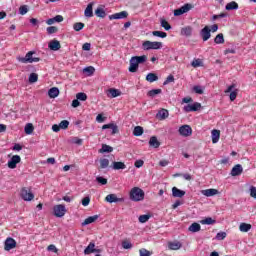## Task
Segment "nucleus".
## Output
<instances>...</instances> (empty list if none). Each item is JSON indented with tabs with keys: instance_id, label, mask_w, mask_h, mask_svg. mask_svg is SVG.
Masks as SVG:
<instances>
[{
	"instance_id": "obj_18",
	"label": "nucleus",
	"mask_w": 256,
	"mask_h": 256,
	"mask_svg": "<svg viewBox=\"0 0 256 256\" xmlns=\"http://www.w3.org/2000/svg\"><path fill=\"white\" fill-rule=\"evenodd\" d=\"M180 35L183 37H191L193 35V27L186 26L181 29Z\"/></svg>"
},
{
	"instance_id": "obj_43",
	"label": "nucleus",
	"mask_w": 256,
	"mask_h": 256,
	"mask_svg": "<svg viewBox=\"0 0 256 256\" xmlns=\"http://www.w3.org/2000/svg\"><path fill=\"white\" fill-rule=\"evenodd\" d=\"M108 92L110 93L112 98L119 97V95H121V91L115 88H110Z\"/></svg>"
},
{
	"instance_id": "obj_32",
	"label": "nucleus",
	"mask_w": 256,
	"mask_h": 256,
	"mask_svg": "<svg viewBox=\"0 0 256 256\" xmlns=\"http://www.w3.org/2000/svg\"><path fill=\"white\" fill-rule=\"evenodd\" d=\"M113 169L119 171L121 169H127V165L123 162H113Z\"/></svg>"
},
{
	"instance_id": "obj_17",
	"label": "nucleus",
	"mask_w": 256,
	"mask_h": 256,
	"mask_svg": "<svg viewBox=\"0 0 256 256\" xmlns=\"http://www.w3.org/2000/svg\"><path fill=\"white\" fill-rule=\"evenodd\" d=\"M202 195H205V197H213L215 195H219V190L217 189H206L201 191Z\"/></svg>"
},
{
	"instance_id": "obj_2",
	"label": "nucleus",
	"mask_w": 256,
	"mask_h": 256,
	"mask_svg": "<svg viewBox=\"0 0 256 256\" xmlns=\"http://www.w3.org/2000/svg\"><path fill=\"white\" fill-rule=\"evenodd\" d=\"M35 55V51H29L25 57H18V61L20 63H39L41 61V58L33 57Z\"/></svg>"
},
{
	"instance_id": "obj_7",
	"label": "nucleus",
	"mask_w": 256,
	"mask_h": 256,
	"mask_svg": "<svg viewBox=\"0 0 256 256\" xmlns=\"http://www.w3.org/2000/svg\"><path fill=\"white\" fill-rule=\"evenodd\" d=\"M199 109H201V103L194 102L193 104H187L186 106H184L183 111H185V113H191L199 111Z\"/></svg>"
},
{
	"instance_id": "obj_39",
	"label": "nucleus",
	"mask_w": 256,
	"mask_h": 256,
	"mask_svg": "<svg viewBox=\"0 0 256 256\" xmlns=\"http://www.w3.org/2000/svg\"><path fill=\"white\" fill-rule=\"evenodd\" d=\"M143 127H141V126H136L135 128H134V130H133V135L135 136V137H141V135H143Z\"/></svg>"
},
{
	"instance_id": "obj_57",
	"label": "nucleus",
	"mask_w": 256,
	"mask_h": 256,
	"mask_svg": "<svg viewBox=\"0 0 256 256\" xmlns=\"http://www.w3.org/2000/svg\"><path fill=\"white\" fill-rule=\"evenodd\" d=\"M238 93H239V90H237V89L230 92V101H235L237 99Z\"/></svg>"
},
{
	"instance_id": "obj_24",
	"label": "nucleus",
	"mask_w": 256,
	"mask_h": 256,
	"mask_svg": "<svg viewBox=\"0 0 256 256\" xmlns=\"http://www.w3.org/2000/svg\"><path fill=\"white\" fill-rule=\"evenodd\" d=\"M225 9L226 11H237V9H239V4L235 1L229 2L226 4Z\"/></svg>"
},
{
	"instance_id": "obj_53",
	"label": "nucleus",
	"mask_w": 256,
	"mask_h": 256,
	"mask_svg": "<svg viewBox=\"0 0 256 256\" xmlns=\"http://www.w3.org/2000/svg\"><path fill=\"white\" fill-rule=\"evenodd\" d=\"M28 12H29V8H27V5L20 6L19 8L20 15H27Z\"/></svg>"
},
{
	"instance_id": "obj_28",
	"label": "nucleus",
	"mask_w": 256,
	"mask_h": 256,
	"mask_svg": "<svg viewBox=\"0 0 256 256\" xmlns=\"http://www.w3.org/2000/svg\"><path fill=\"white\" fill-rule=\"evenodd\" d=\"M221 137V131L212 130V143H219V138Z\"/></svg>"
},
{
	"instance_id": "obj_47",
	"label": "nucleus",
	"mask_w": 256,
	"mask_h": 256,
	"mask_svg": "<svg viewBox=\"0 0 256 256\" xmlns=\"http://www.w3.org/2000/svg\"><path fill=\"white\" fill-rule=\"evenodd\" d=\"M85 27V24L82 22H76L73 24L74 31H81Z\"/></svg>"
},
{
	"instance_id": "obj_62",
	"label": "nucleus",
	"mask_w": 256,
	"mask_h": 256,
	"mask_svg": "<svg viewBox=\"0 0 256 256\" xmlns=\"http://www.w3.org/2000/svg\"><path fill=\"white\" fill-rule=\"evenodd\" d=\"M250 197H253V199H256V187L255 186L250 187Z\"/></svg>"
},
{
	"instance_id": "obj_60",
	"label": "nucleus",
	"mask_w": 256,
	"mask_h": 256,
	"mask_svg": "<svg viewBox=\"0 0 256 256\" xmlns=\"http://www.w3.org/2000/svg\"><path fill=\"white\" fill-rule=\"evenodd\" d=\"M193 92L197 93L198 95H203V88H201V86H194Z\"/></svg>"
},
{
	"instance_id": "obj_61",
	"label": "nucleus",
	"mask_w": 256,
	"mask_h": 256,
	"mask_svg": "<svg viewBox=\"0 0 256 256\" xmlns=\"http://www.w3.org/2000/svg\"><path fill=\"white\" fill-rule=\"evenodd\" d=\"M89 203H91V198L89 196H86L82 199V205L83 207H87V205H89Z\"/></svg>"
},
{
	"instance_id": "obj_5",
	"label": "nucleus",
	"mask_w": 256,
	"mask_h": 256,
	"mask_svg": "<svg viewBox=\"0 0 256 256\" xmlns=\"http://www.w3.org/2000/svg\"><path fill=\"white\" fill-rule=\"evenodd\" d=\"M20 196L23 201H33V199H35V195L31 192V188H22Z\"/></svg>"
},
{
	"instance_id": "obj_35",
	"label": "nucleus",
	"mask_w": 256,
	"mask_h": 256,
	"mask_svg": "<svg viewBox=\"0 0 256 256\" xmlns=\"http://www.w3.org/2000/svg\"><path fill=\"white\" fill-rule=\"evenodd\" d=\"M95 15L96 17H100L101 19H105V17H107V13L103 8H97L95 10Z\"/></svg>"
},
{
	"instance_id": "obj_58",
	"label": "nucleus",
	"mask_w": 256,
	"mask_h": 256,
	"mask_svg": "<svg viewBox=\"0 0 256 256\" xmlns=\"http://www.w3.org/2000/svg\"><path fill=\"white\" fill-rule=\"evenodd\" d=\"M175 81V77L173 75H169L164 81L163 85H169V83H173Z\"/></svg>"
},
{
	"instance_id": "obj_40",
	"label": "nucleus",
	"mask_w": 256,
	"mask_h": 256,
	"mask_svg": "<svg viewBox=\"0 0 256 256\" xmlns=\"http://www.w3.org/2000/svg\"><path fill=\"white\" fill-rule=\"evenodd\" d=\"M182 247L181 242H170L169 243V249L172 251H177L179 248Z\"/></svg>"
},
{
	"instance_id": "obj_48",
	"label": "nucleus",
	"mask_w": 256,
	"mask_h": 256,
	"mask_svg": "<svg viewBox=\"0 0 256 256\" xmlns=\"http://www.w3.org/2000/svg\"><path fill=\"white\" fill-rule=\"evenodd\" d=\"M149 219H151V215H149V214L140 215L138 218L140 223H147V221H149Z\"/></svg>"
},
{
	"instance_id": "obj_29",
	"label": "nucleus",
	"mask_w": 256,
	"mask_h": 256,
	"mask_svg": "<svg viewBox=\"0 0 256 256\" xmlns=\"http://www.w3.org/2000/svg\"><path fill=\"white\" fill-rule=\"evenodd\" d=\"M159 80V76H157V74L155 73H148L146 76V81H148L149 83H155V81Z\"/></svg>"
},
{
	"instance_id": "obj_10",
	"label": "nucleus",
	"mask_w": 256,
	"mask_h": 256,
	"mask_svg": "<svg viewBox=\"0 0 256 256\" xmlns=\"http://www.w3.org/2000/svg\"><path fill=\"white\" fill-rule=\"evenodd\" d=\"M15 247H17V241L11 237H8L4 242L5 251H11V249H15Z\"/></svg>"
},
{
	"instance_id": "obj_3",
	"label": "nucleus",
	"mask_w": 256,
	"mask_h": 256,
	"mask_svg": "<svg viewBox=\"0 0 256 256\" xmlns=\"http://www.w3.org/2000/svg\"><path fill=\"white\" fill-rule=\"evenodd\" d=\"M142 47L144 51H151V49H161L163 47V43L146 40L143 42Z\"/></svg>"
},
{
	"instance_id": "obj_46",
	"label": "nucleus",
	"mask_w": 256,
	"mask_h": 256,
	"mask_svg": "<svg viewBox=\"0 0 256 256\" xmlns=\"http://www.w3.org/2000/svg\"><path fill=\"white\" fill-rule=\"evenodd\" d=\"M152 35L154 37H160L161 39H165V37H167V33L163 31H153Z\"/></svg>"
},
{
	"instance_id": "obj_36",
	"label": "nucleus",
	"mask_w": 256,
	"mask_h": 256,
	"mask_svg": "<svg viewBox=\"0 0 256 256\" xmlns=\"http://www.w3.org/2000/svg\"><path fill=\"white\" fill-rule=\"evenodd\" d=\"M214 43H216V45H221V44L225 43V37L223 36V33L218 34L214 38Z\"/></svg>"
},
{
	"instance_id": "obj_21",
	"label": "nucleus",
	"mask_w": 256,
	"mask_h": 256,
	"mask_svg": "<svg viewBox=\"0 0 256 256\" xmlns=\"http://www.w3.org/2000/svg\"><path fill=\"white\" fill-rule=\"evenodd\" d=\"M99 219V215L89 216L82 222V227L85 225H91V223H95Z\"/></svg>"
},
{
	"instance_id": "obj_8",
	"label": "nucleus",
	"mask_w": 256,
	"mask_h": 256,
	"mask_svg": "<svg viewBox=\"0 0 256 256\" xmlns=\"http://www.w3.org/2000/svg\"><path fill=\"white\" fill-rule=\"evenodd\" d=\"M200 37L202 41H209L211 39V28L209 26H205L200 30Z\"/></svg>"
},
{
	"instance_id": "obj_34",
	"label": "nucleus",
	"mask_w": 256,
	"mask_h": 256,
	"mask_svg": "<svg viewBox=\"0 0 256 256\" xmlns=\"http://www.w3.org/2000/svg\"><path fill=\"white\" fill-rule=\"evenodd\" d=\"M134 59V61H136V63L138 65H141L143 63H145L147 61V56L142 55V56H133L132 57Z\"/></svg>"
},
{
	"instance_id": "obj_4",
	"label": "nucleus",
	"mask_w": 256,
	"mask_h": 256,
	"mask_svg": "<svg viewBox=\"0 0 256 256\" xmlns=\"http://www.w3.org/2000/svg\"><path fill=\"white\" fill-rule=\"evenodd\" d=\"M193 9V4H184L182 7L174 10V17H181V15H185V13H189Z\"/></svg>"
},
{
	"instance_id": "obj_41",
	"label": "nucleus",
	"mask_w": 256,
	"mask_h": 256,
	"mask_svg": "<svg viewBox=\"0 0 256 256\" xmlns=\"http://www.w3.org/2000/svg\"><path fill=\"white\" fill-rule=\"evenodd\" d=\"M24 131H25L26 135H31V133H33V131H35V127L31 123H28V124H26Z\"/></svg>"
},
{
	"instance_id": "obj_11",
	"label": "nucleus",
	"mask_w": 256,
	"mask_h": 256,
	"mask_svg": "<svg viewBox=\"0 0 256 256\" xmlns=\"http://www.w3.org/2000/svg\"><path fill=\"white\" fill-rule=\"evenodd\" d=\"M18 163H21V156L19 155L12 156V158L8 161L9 169H16Z\"/></svg>"
},
{
	"instance_id": "obj_6",
	"label": "nucleus",
	"mask_w": 256,
	"mask_h": 256,
	"mask_svg": "<svg viewBox=\"0 0 256 256\" xmlns=\"http://www.w3.org/2000/svg\"><path fill=\"white\" fill-rule=\"evenodd\" d=\"M53 213L55 217H65V213H67V208H65L64 204H58L53 207Z\"/></svg>"
},
{
	"instance_id": "obj_31",
	"label": "nucleus",
	"mask_w": 256,
	"mask_h": 256,
	"mask_svg": "<svg viewBox=\"0 0 256 256\" xmlns=\"http://www.w3.org/2000/svg\"><path fill=\"white\" fill-rule=\"evenodd\" d=\"M98 153H113V147L107 144H102V148L98 150Z\"/></svg>"
},
{
	"instance_id": "obj_15",
	"label": "nucleus",
	"mask_w": 256,
	"mask_h": 256,
	"mask_svg": "<svg viewBox=\"0 0 256 256\" xmlns=\"http://www.w3.org/2000/svg\"><path fill=\"white\" fill-rule=\"evenodd\" d=\"M128 70L130 73H137V71H139V64L133 57L130 59V66Z\"/></svg>"
},
{
	"instance_id": "obj_14",
	"label": "nucleus",
	"mask_w": 256,
	"mask_h": 256,
	"mask_svg": "<svg viewBox=\"0 0 256 256\" xmlns=\"http://www.w3.org/2000/svg\"><path fill=\"white\" fill-rule=\"evenodd\" d=\"M241 173H243V166H241V164H236L232 168L230 175L232 177H239V175H241Z\"/></svg>"
},
{
	"instance_id": "obj_19",
	"label": "nucleus",
	"mask_w": 256,
	"mask_h": 256,
	"mask_svg": "<svg viewBox=\"0 0 256 256\" xmlns=\"http://www.w3.org/2000/svg\"><path fill=\"white\" fill-rule=\"evenodd\" d=\"M149 146L154 149H159L161 147V142L157 139V136H152L149 140Z\"/></svg>"
},
{
	"instance_id": "obj_30",
	"label": "nucleus",
	"mask_w": 256,
	"mask_h": 256,
	"mask_svg": "<svg viewBox=\"0 0 256 256\" xmlns=\"http://www.w3.org/2000/svg\"><path fill=\"white\" fill-rule=\"evenodd\" d=\"M85 17H93V3H89L84 11Z\"/></svg>"
},
{
	"instance_id": "obj_50",
	"label": "nucleus",
	"mask_w": 256,
	"mask_h": 256,
	"mask_svg": "<svg viewBox=\"0 0 256 256\" xmlns=\"http://www.w3.org/2000/svg\"><path fill=\"white\" fill-rule=\"evenodd\" d=\"M84 73H87L88 76L93 75V73H95V67L93 66H88L86 68L83 69Z\"/></svg>"
},
{
	"instance_id": "obj_26",
	"label": "nucleus",
	"mask_w": 256,
	"mask_h": 256,
	"mask_svg": "<svg viewBox=\"0 0 256 256\" xmlns=\"http://www.w3.org/2000/svg\"><path fill=\"white\" fill-rule=\"evenodd\" d=\"M91 253H95V243L90 242L89 245L84 250V255H91Z\"/></svg>"
},
{
	"instance_id": "obj_55",
	"label": "nucleus",
	"mask_w": 256,
	"mask_h": 256,
	"mask_svg": "<svg viewBox=\"0 0 256 256\" xmlns=\"http://www.w3.org/2000/svg\"><path fill=\"white\" fill-rule=\"evenodd\" d=\"M96 181L100 185H107V178H104L103 176L96 177Z\"/></svg>"
},
{
	"instance_id": "obj_45",
	"label": "nucleus",
	"mask_w": 256,
	"mask_h": 256,
	"mask_svg": "<svg viewBox=\"0 0 256 256\" xmlns=\"http://www.w3.org/2000/svg\"><path fill=\"white\" fill-rule=\"evenodd\" d=\"M107 167H109V159H100V169H107Z\"/></svg>"
},
{
	"instance_id": "obj_33",
	"label": "nucleus",
	"mask_w": 256,
	"mask_h": 256,
	"mask_svg": "<svg viewBox=\"0 0 256 256\" xmlns=\"http://www.w3.org/2000/svg\"><path fill=\"white\" fill-rule=\"evenodd\" d=\"M239 229L242 233H249L251 231V224L241 223Z\"/></svg>"
},
{
	"instance_id": "obj_12",
	"label": "nucleus",
	"mask_w": 256,
	"mask_h": 256,
	"mask_svg": "<svg viewBox=\"0 0 256 256\" xmlns=\"http://www.w3.org/2000/svg\"><path fill=\"white\" fill-rule=\"evenodd\" d=\"M105 201H107V203H123L125 199L117 198L116 194H109L105 197Z\"/></svg>"
},
{
	"instance_id": "obj_37",
	"label": "nucleus",
	"mask_w": 256,
	"mask_h": 256,
	"mask_svg": "<svg viewBox=\"0 0 256 256\" xmlns=\"http://www.w3.org/2000/svg\"><path fill=\"white\" fill-rule=\"evenodd\" d=\"M160 25L163 27V29H165V31H171V24H169L167 20L161 18Z\"/></svg>"
},
{
	"instance_id": "obj_56",
	"label": "nucleus",
	"mask_w": 256,
	"mask_h": 256,
	"mask_svg": "<svg viewBox=\"0 0 256 256\" xmlns=\"http://www.w3.org/2000/svg\"><path fill=\"white\" fill-rule=\"evenodd\" d=\"M225 237H227L226 232H218L217 235H216V239L218 241H223V239H225Z\"/></svg>"
},
{
	"instance_id": "obj_42",
	"label": "nucleus",
	"mask_w": 256,
	"mask_h": 256,
	"mask_svg": "<svg viewBox=\"0 0 256 256\" xmlns=\"http://www.w3.org/2000/svg\"><path fill=\"white\" fill-rule=\"evenodd\" d=\"M161 93H163V91L161 89H152V90L148 91L147 96L155 97V95H161Z\"/></svg>"
},
{
	"instance_id": "obj_54",
	"label": "nucleus",
	"mask_w": 256,
	"mask_h": 256,
	"mask_svg": "<svg viewBox=\"0 0 256 256\" xmlns=\"http://www.w3.org/2000/svg\"><path fill=\"white\" fill-rule=\"evenodd\" d=\"M60 129H69V120H63L59 123Z\"/></svg>"
},
{
	"instance_id": "obj_63",
	"label": "nucleus",
	"mask_w": 256,
	"mask_h": 256,
	"mask_svg": "<svg viewBox=\"0 0 256 256\" xmlns=\"http://www.w3.org/2000/svg\"><path fill=\"white\" fill-rule=\"evenodd\" d=\"M52 19H54V23H62L63 21V16L62 15H56L55 17H53Z\"/></svg>"
},
{
	"instance_id": "obj_20",
	"label": "nucleus",
	"mask_w": 256,
	"mask_h": 256,
	"mask_svg": "<svg viewBox=\"0 0 256 256\" xmlns=\"http://www.w3.org/2000/svg\"><path fill=\"white\" fill-rule=\"evenodd\" d=\"M157 119L160 121H163L169 117V111L167 109H161L157 114H156Z\"/></svg>"
},
{
	"instance_id": "obj_27",
	"label": "nucleus",
	"mask_w": 256,
	"mask_h": 256,
	"mask_svg": "<svg viewBox=\"0 0 256 256\" xmlns=\"http://www.w3.org/2000/svg\"><path fill=\"white\" fill-rule=\"evenodd\" d=\"M188 230L191 231V233H198V231H201V224L194 222L189 226Z\"/></svg>"
},
{
	"instance_id": "obj_51",
	"label": "nucleus",
	"mask_w": 256,
	"mask_h": 256,
	"mask_svg": "<svg viewBox=\"0 0 256 256\" xmlns=\"http://www.w3.org/2000/svg\"><path fill=\"white\" fill-rule=\"evenodd\" d=\"M48 35H53L54 33H57V31H59V28H57V26H49L46 29Z\"/></svg>"
},
{
	"instance_id": "obj_23",
	"label": "nucleus",
	"mask_w": 256,
	"mask_h": 256,
	"mask_svg": "<svg viewBox=\"0 0 256 256\" xmlns=\"http://www.w3.org/2000/svg\"><path fill=\"white\" fill-rule=\"evenodd\" d=\"M48 96L50 99H55L56 97H59V88L57 87H52L48 91Z\"/></svg>"
},
{
	"instance_id": "obj_25",
	"label": "nucleus",
	"mask_w": 256,
	"mask_h": 256,
	"mask_svg": "<svg viewBox=\"0 0 256 256\" xmlns=\"http://www.w3.org/2000/svg\"><path fill=\"white\" fill-rule=\"evenodd\" d=\"M172 195H173V197H179V198L185 197V191H183V190H181L177 187H173L172 188Z\"/></svg>"
},
{
	"instance_id": "obj_38",
	"label": "nucleus",
	"mask_w": 256,
	"mask_h": 256,
	"mask_svg": "<svg viewBox=\"0 0 256 256\" xmlns=\"http://www.w3.org/2000/svg\"><path fill=\"white\" fill-rule=\"evenodd\" d=\"M200 223L202 225H215V223H217V221L213 220V218H211V217H207L204 220H201Z\"/></svg>"
},
{
	"instance_id": "obj_64",
	"label": "nucleus",
	"mask_w": 256,
	"mask_h": 256,
	"mask_svg": "<svg viewBox=\"0 0 256 256\" xmlns=\"http://www.w3.org/2000/svg\"><path fill=\"white\" fill-rule=\"evenodd\" d=\"M191 65L192 67H201V60H193Z\"/></svg>"
},
{
	"instance_id": "obj_52",
	"label": "nucleus",
	"mask_w": 256,
	"mask_h": 256,
	"mask_svg": "<svg viewBox=\"0 0 256 256\" xmlns=\"http://www.w3.org/2000/svg\"><path fill=\"white\" fill-rule=\"evenodd\" d=\"M122 247L123 249H133V244L128 240H124L122 241Z\"/></svg>"
},
{
	"instance_id": "obj_1",
	"label": "nucleus",
	"mask_w": 256,
	"mask_h": 256,
	"mask_svg": "<svg viewBox=\"0 0 256 256\" xmlns=\"http://www.w3.org/2000/svg\"><path fill=\"white\" fill-rule=\"evenodd\" d=\"M129 197L131 201H143L145 199V192L139 187H134L131 189Z\"/></svg>"
},
{
	"instance_id": "obj_22",
	"label": "nucleus",
	"mask_w": 256,
	"mask_h": 256,
	"mask_svg": "<svg viewBox=\"0 0 256 256\" xmlns=\"http://www.w3.org/2000/svg\"><path fill=\"white\" fill-rule=\"evenodd\" d=\"M102 129H112V135H115L117 133H119V127L113 123L110 124H104L102 126Z\"/></svg>"
},
{
	"instance_id": "obj_49",
	"label": "nucleus",
	"mask_w": 256,
	"mask_h": 256,
	"mask_svg": "<svg viewBox=\"0 0 256 256\" xmlns=\"http://www.w3.org/2000/svg\"><path fill=\"white\" fill-rule=\"evenodd\" d=\"M76 99H78V101H87V94L79 92L76 94Z\"/></svg>"
},
{
	"instance_id": "obj_59",
	"label": "nucleus",
	"mask_w": 256,
	"mask_h": 256,
	"mask_svg": "<svg viewBox=\"0 0 256 256\" xmlns=\"http://www.w3.org/2000/svg\"><path fill=\"white\" fill-rule=\"evenodd\" d=\"M140 256H151V252L145 248L139 250Z\"/></svg>"
},
{
	"instance_id": "obj_13",
	"label": "nucleus",
	"mask_w": 256,
	"mask_h": 256,
	"mask_svg": "<svg viewBox=\"0 0 256 256\" xmlns=\"http://www.w3.org/2000/svg\"><path fill=\"white\" fill-rule=\"evenodd\" d=\"M129 17L128 11H122L119 13H115L109 16L110 21H113V19H127Z\"/></svg>"
},
{
	"instance_id": "obj_9",
	"label": "nucleus",
	"mask_w": 256,
	"mask_h": 256,
	"mask_svg": "<svg viewBox=\"0 0 256 256\" xmlns=\"http://www.w3.org/2000/svg\"><path fill=\"white\" fill-rule=\"evenodd\" d=\"M179 133L182 137H191L193 135V129L189 125H183L179 128Z\"/></svg>"
},
{
	"instance_id": "obj_16",
	"label": "nucleus",
	"mask_w": 256,
	"mask_h": 256,
	"mask_svg": "<svg viewBox=\"0 0 256 256\" xmlns=\"http://www.w3.org/2000/svg\"><path fill=\"white\" fill-rule=\"evenodd\" d=\"M48 47L51 51H59L61 49V43L59 40H52L49 42Z\"/></svg>"
},
{
	"instance_id": "obj_44",
	"label": "nucleus",
	"mask_w": 256,
	"mask_h": 256,
	"mask_svg": "<svg viewBox=\"0 0 256 256\" xmlns=\"http://www.w3.org/2000/svg\"><path fill=\"white\" fill-rule=\"evenodd\" d=\"M28 81L29 83H37L39 81V75L37 73H31Z\"/></svg>"
}]
</instances>
